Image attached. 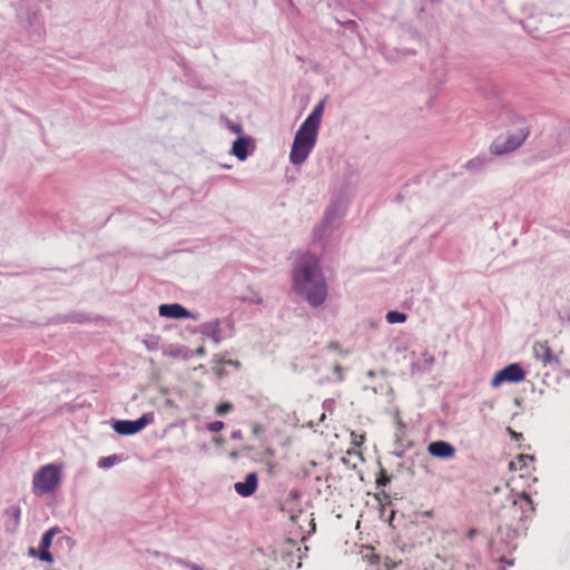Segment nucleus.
Returning a JSON list of instances; mask_svg holds the SVG:
<instances>
[{
  "label": "nucleus",
  "instance_id": "nucleus-11",
  "mask_svg": "<svg viewBox=\"0 0 570 570\" xmlns=\"http://www.w3.org/2000/svg\"><path fill=\"white\" fill-rule=\"evenodd\" d=\"M534 459L528 454H519L509 463V470L519 472L520 478L529 476L533 470Z\"/></svg>",
  "mask_w": 570,
  "mask_h": 570
},
{
  "label": "nucleus",
  "instance_id": "nucleus-17",
  "mask_svg": "<svg viewBox=\"0 0 570 570\" xmlns=\"http://www.w3.org/2000/svg\"><path fill=\"white\" fill-rule=\"evenodd\" d=\"M386 321L390 324L404 323L406 321V315L397 311H391L386 314Z\"/></svg>",
  "mask_w": 570,
  "mask_h": 570
},
{
  "label": "nucleus",
  "instance_id": "nucleus-12",
  "mask_svg": "<svg viewBox=\"0 0 570 570\" xmlns=\"http://www.w3.org/2000/svg\"><path fill=\"white\" fill-rule=\"evenodd\" d=\"M258 488V476L257 473L250 472L245 476V480L242 482H236L234 484V489L237 494L243 498H248L253 495Z\"/></svg>",
  "mask_w": 570,
  "mask_h": 570
},
{
  "label": "nucleus",
  "instance_id": "nucleus-2",
  "mask_svg": "<svg viewBox=\"0 0 570 570\" xmlns=\"http://www.w3.org/2000/svg\"><path fill=\"white\" fill-rule=\"evenodd\" d=\"M295 291L313 306H320L327 296V285L318 258L308 253L297 254L293 269Z\"/></svg>",
  "mask_w": 570,
  "mask_h": 570
},
{
  "label": "nucleus",
  "instance_id": "nucleus-6",
  "mask_svg": "<svg viewBox=\"0 0 570 570\" xmlns=\"http://www.w3.org/2000/svg\"><path fill=\"white\" fill-rule=\"evenodd\" d=\"M525 379V372L517 364L512 363L498 371L491 380L492 387H499L503 383H520Z\"/></svg>",
  "mask_w": 570,
  "mask_h": 570
},
{
  "label": "nucleus",
  "instance_id": "nucleus-30",
  "mask_svg": "<svg viewBox=\"0 0 570 570\" xmlns=\"http://www.w3.org/2000/svg\"><path fill=\"white\" fill-rule=\"evenodd\" d=\"M338 343L337 342H330L328 343V348L331 350H338Z\"/></svg>",
  "mask_w": 570,
  "mask_h": 570
},
{
  "label": "nucleus",
  "instance_id": "nucleus-28",
  "mask_svg": "<svg viewBox=\"0 0 570 570\" xmlns=\"http://www.w3.org/2000/svg\"><path fill=\"white\" fill-rule=\"evenodd\" d=\"M232 130L236 134H242L243 132V129H242V126L239 125H233L232 126Z\"/></svg>",
  "mask_w": 570,
  "mask_h": 570
},
{
  "label": "nucleus",
  "instance_id": "nucleus-15",
  "mask_svg": "<svg viewBox=\"0 0 570 570\" xmlns=\"http://www.w3.org/2000/svg\"><path fill=\"white\" fill-rule=\"evenodd\" d=\"M324 100L320 101L302 125L318 131L324 111Z\"/></svg>",
  "mask_w": 570,
  "mask_h": 570
},
{
  "label": "nucleus",
  "instance_id": "nucleus-24",
  "mask_svg": "<svg viewBox=\"0 0 570 570\" xmlns=\"http://www.w3.org/2000/svg\"><path fill=\"white\" fill-rule=\"evenodd\" d=\"M177 563L183 564V566H185V567L189 568L190 570H203L199 566H197V564H191V563H188V562H185V561H184V560H181V559H178V560H177Z\"/></svg>",
  "mask_w": 570,
  "mask_h": 570
},
{
  "label": "nucleus",
  "instance_id": "nucleus-21",
  "mask_svg": "<svg viewBox=\"0 0 570 570\" xmlns=\"http://www.w3.org/2000/svg\"><path fill=\"white\" fill-rule=\"evenodd\" d=\"M232 407H233L232 403L223 402L216 406L215 412L218 415H223V414H226L227 412H229L232 410Z\"/></svg>",
  "mask_w": 570,
  "mask_h": 570
},
{
  "label": "nucleus",
  "instance_id": "nucleus-31",
  "mask_svg": "<svg viewBox=\"0 0 570 570\" xmlns=\"http://www.w3.org/2000/svg\"><path fill=\"white\" fill-rule=\"evenodd\" d=\"M424 515L431 518L433 515V511L432 510L431 511H425Z\"/></svg>",
  "mask_w": 570,
  "mask_h": 570
},
{
  "label": "nucleus",
  "instance_id": "nucleus-16",
  "mask_svg": "<svg viewBox=\"0 0 570 570\" xmlns=\"http://www.w3.org/2000/svg\"><path fill=\"white\" fill-rule=\"evenodd\" d=\"M249 147H250L249 138L239 137L234 141L233 147H232V153L237 159L243 161L248 157Z\"/></svg>",
  "mask_w": 570,
  "mask_h": 570
},
{
  "label": "nucleus",
  "instance_id": "nucleus-10",
  "mask_svg": "<svg viewBox=\"0 0 570 570\" xmlns=\"http://www.w3.org/2000/svg\"><path fill=\"white\" fill-rule=\"evenodd\" d=\"M159 315L167 318L180 320V318H196L193 313H190L183 305L174 303V304H161L158 308Z\"/></svg>",
  "mask_w": 570,
  "mask_h": 570
},
{
  "label": "nucleus",
  "instance_id": "nucleus-23",
  "mask_svg": "<svg viewBox=\"0 0 570 570\" xmlns=\"http://www.w3.org/2000/svg\"><path fill=\"white\" fill-rule=\"evenodd\" d=\"M508 433L510 434V436L515 440V441H519L521 439H523L522 436V433H519V432H515L514 430H512L511 428H508L507 429Z\"/></svg>",
  "mask_w": 570,
  "mask_h": 570
},
{
  "label": "nucleus",
  "instance_id": "nucleus-8",
  "mask_svg": "<svg viewBox=\"0 0 570 570\" xmlns=\"http://www.w3.org/2000/svg\"><path fill=\"white\" fill-rule=\"evenodd\" d=\"M151 421V414L142 415L135 421L120 420L115 422L114 430L120 435H132L144 430Z\"/></svg>",
  "mask_w": 570,
  "mask_h": 570
},
{
  "label": "nucleus",
  "instance_id": "nucleus-14",
  "mask_svg": "<svg viewBox=\"0 0 570 570\" xmlns=\"http://www.w3.org/2000/svg\"><path fill=\"white\" fill-rule=\"evenodd\" d=\"M428 452L434 458L451 459L455 455V449L446 441H434L428 446Z\"/></svg>",
  "mask_w": 570,
  "mask_h": 570
},
{
  "label": "nucleus",
  "instance_id": "nucleus-22",
  "mask_svg": "<svg viewBox=\"0 0 570 570\" xmlns=\"http://www.w3.org/2000/svg\"><path fill=\"white\" fill-rule=\"evenodd\" d=\"M224 429V423L222 421H215L208 424V430L210 432H220Z\"/></svg>",
  "mask_w": 570,
  "mask_h": 570
},
{
  "label": "nucleus",
  "instance_id": "nucleus-29",
  "mask_svg": "<svg viewBox=\"0 0 570 570\" xmlns=\"http://www.w3.org/2000/svg\"><path fill=\"white\" fill-rule=\"evenodd\" d=\"M385 567H386L387 570H391V569L396 567V563L395 562L391 563V561H387V559H386L385 560Z\"/></svg>",
  "mask_w": 570,
  "mask_h": 570
},
{
  "label": "nucleus",
  "instance_id": "nucleus-27",
  "mask_svg": "<svg viewBox=\"0 0 570 570\" xmlns=\"http://www.w3.org/2000/svg\"><path fill=\"white\" fill-rule=\"evenodd\" d=\"M232 439L233 440H242L243 439V433L240 430H237V431H234L232 433Z\"/></svg>",
  "mask_w": 570,
  "mask_h": 570
},
{
  "label": "nucleus",
  "instance_id": "nucleus-26",
  "mask_svg": "<svg viewBox=\"0 0 570 570\" xmlns=\"http://www.w3.org/2000/svg\"><path fill=\"white\" fill-rule=\"evenodd\" d=\"M263 431H264V429H263V426H262L261 424H255V425H253V428H252V433H253L254 435H258V434H261Z\"/></svg>",
  "mask_w": 570,
  "mask_h": 570
},
{
  "label": "nucleus",
  "instance_id": "nucleus-25",
  "mask_svg": "<svg viewBox=\"0 0 570 570\" xmlns=\"http://www.w3.org/2000/svg\"><path fill=\"white\" fill-rule=\"evenodd\" d=\"M365 558L371 564H377L380 562V556L375 553H372L371 556H365Z\"/></svg>",
  "mask_w": 570,
  "mask_h": 570
},
{
  "label": "nucleus",
  "instance_id": "nucleus-9",
  "mask_svg": "<svg viewBox=\"0 0 570 570\" xmlns=\"http://www.w3.org/2000/svg\"><path fill=\"white\" fill-rule=\"evenodd\" d=\"M527 136H528L527 131L520 130V132L507 137L504 139V141H502L501 139H497L491 145V151L495 155H502V154L513 151L519 146H521V144L527 138Z\"/></svg>",
  "mask_w": 570,
  "mask_h": 570
},
{
  "label": "nucleus",
  "instance_id": "nucleus-20",
  "mask_svg": "<svg viewBox=\"0 0 570 570\" xmlns=\"http://www.w3.org/2000/svg\"><path fill=\"white\" fill-rule=\"evenodd\" d=\"M7 513L10 514L13 518L14 525H18L19 524V520H20V514H21L20 508L17 507V505L10 507L7 510Z\"/></svg>",
  "mask_w": 570,
  "mask_h": 570
},
{
  "label": "nucleus",
  "instance_id": "nucleus-5",
  "mask_svg": "<svg viewBox=\"0 0 570 570\" xmlns=\"http://www.w3.org/2000/svg\"><path fill=\"white\" fill-rule=\"evenodd\" d=\"M61 482V469L53 464L41 466L32 478V491L40 497L55 491Z\"/></svg>",
  "mask_w": 570,
  "mask_h": 570
},
{
  "label": "nucleus",
  "instance_id": "nucleus-18",
  "mask_svg": "<svg viewBox=\"0 0 570 570\" xmlns=\"http://www.w3.org/2000/svg\"><path fill=\"white\" fill-rule=\"evenodd\" d=\"M117 461V455L105 456L99 460L98 465L102 469H106L112 466Z\"/></svg>",
  "mask_w": 570,
  "mask_h": 570
},
{
  "label": "nucleus",
  "instance_id": "nucleus-19",
  "mask_svg": "<svg viewBox=\"0 0 570 570\" xmlns=\"http://www.w3.org/2000/svg\"><path fill=\"white\" fill-rule=\"evenodd\" d=\"M391 482V478L387 475L384 469H381L380 474L376 479L377 487H386Z\"/></svg>",
  "mask_w": 570,
  "mask_h": 570
},
{
  "label": "nucleus",
  "instance_id": "nucleus-1",
  "mask_svg": "<svg viewBox=\"0 0 570 570\" xmlns=\"http://www.w3.org/2000/svg\"><path fill=\"white\" fill-rule=\"evenodd\" d=\"M295 291L313 306H320L327 296V285L318 258L308 253L297 254L293 269Z\"/></svg>",
  "mask_w": 570,
  "mask_h": 570
},
{
  "label": "nucleus",
  "instance_id": "nucleus-3",
  "mask_svg": "<svg viewBox=\"0 0 570 570\" xmlns=\"http://www.w3.org/2000/svg\"><path fill=\"white\" fill-rule=\"evenodd\" d=\"M493 510L507 527H513L517 522L529 518L534 507L530 495L521 492L509 493L500 507L493 505Z\"/></svg>",
  "mask_w": 570,
  "mask_h": 570
},
{
  "label": "nucleus",
  "instance_id": "nucleus-13",
  "mask_svg": "<svg viewBox=\"0 0 570 570\" xmlns=\"http://www.w3.org/2000/svg\"><path fill=\"white\" fill-rule=\"evenodd\" d=\"M60 532L58 527H53L43 533L39 544V559L41 561L51 563L53 561L52 554L49 551L53 537Z\"/></svg>",
  "mask_w": 570,
  "mask_h": 570
},
{
  "label": "nucleus",
  "instance_id": "nucleus-7",
  "mask_svg": "<svg viewBox=\"0 0 570 570\" xmlns=\"http://www.w3.org/2000/svg\"><path fill=\"white\" fill-rule=\"evenodd\" d=\"M533 356L537 361L547 367H559L561 365L560 358L554 354L548 341H538L532 346Z\"/></svg>",
  "mask_w": 570,
  "mask_h": 570
},
{
  "label": "nucleus",
  "instance_id": "nucleus-4",
  "mask_svg": "<svg viewBox=\"0 0 570 570\" xmlns=\"http://www.w3.org/2000/svg\"><path fill=\"white\" fill-rule=\"evenodd\" d=\"M317 134L318 131L301 125L295 134L289 153V160L292 164L301 165L307 159L316 144Z\"/></svg>",
  "mask_w": 570,
  "mask_h": 570
}]
</instances>
